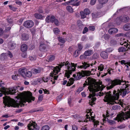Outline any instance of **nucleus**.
I'll return each instance as SVG.
<instances>
[{"instance_id":"nucleus-21","label":"nucleus","mask_w":130,"mask_h":130,"mask_svg":"<svg viewBox=\"0 0 130 130\" xmlns=\"http://www.w3.org/2000/svg\"><path fill=\"white\" fill-rule=\"evenodd\" d=\"M118 30L116 28H111L108 30V32L110 34H114L118 31Z\"/></svg>"},{"instance_id":"nucleus-19","label":"nucleus","mask_w":130,"mask_h":130,"mask_svg":"<svg viewBox=\"0 0 130 130\" xmlns=\"http://www.w3.org/2000/svg\"><path fill=\"white\" fill-rule=\"evenodd\" d=\"M88 97L89 98H91V99L89 101V103H90V105L92 106V105L94 104H95L94 102L96 100V98L95 97H93L91 94H90L88 96Z\"/></svg>"},{"instance_id":"nucleus-39","label":"nucleus","mask_w":130,"mask_h":130,"mask_svg":"<svg viewBox=\"0 0 130 130\" xmlns=\"http://www.w3.org/2000/svg\"><path fill=\"white\" fill-rule=\"evenodd\" d=\"M30 31L32 36H34L36 32V28L34 27L30 29Z\"/></svg>"},{"instance_id":"nucleus-6","label":"nucleus","mask_w":130,"mask_h":130,"mask_svg":"<svg viewBox=\"0 0 130 130\" xmlns=\"http://www.w3.org/2000/svg\"><path fill=\"white\" fill-rule=\"evenodd\" d=\"M130 118V111L125 112H122L120 115H117V117L114 118V120H117L119 122H122L123 120H125Z\"/></svg>"},{"instance_id":"nucleus-18","label":"nucleus","mask_w":130,"mask_h":130,"mask_svg":"<svg viewBox=\"0 0 130 130\" xmlns=\"http://www.w3.org/2000/svg\"><path fill=\"white\" fill-rule=\"evenodd\" d=\"M43 69L42 68H39L37 69L36 68H33L31 70V72L35 74L40 73L41 72L43 71Z\"/></svg>"},{"instance_id":"nucleus-25","label":"nucleus","mask_w":130,"mask_h":130,"mask_svg":"<svg viewBox=\"0 0 130 130\" xmlns=\"http://www.w3.org/2000/svg\"><path fill=\"white\" fill-rule=\"evenodd\" d=\"M123 29L125 31H128L130 30V23H127L123 26Z\"/></svg>"},{"instance_id":"nucleus-15","label":"nucleus","mask_w":130,"mask_h":130,"mask_svg":"<svg viewBox=\"0 0 130 130\" xmlns=\"http://www.w3.org/2000/svg\"><path fill=\"white\" fill-rule=\"evenodd\" d=\"M92 114H90V115L91 116V118L90 117H89V115L88 114H87L86 115V116L87 117L86 118V119L84 120V122H87L88 121H92L93 122H94V121H96L94 119V117L92 116Z\"/></svg>"},{"instance_id":"nucleus-23","label":"nucleus","mask_w":130,"mask_h":130,"mask_svg":"<svg viewBox=\"0 0 130 130\" xmlns=\"http://www.w3.org/2000/svg\"><path fill=\"white\" fill-rule=\"evenodd\" d=\"M104 121H106L109 123L110 125H112L116 124V122L114 120H111L108 119V118H106L105 117L104 118Z\"/></svg>"},{"instance_id":"nucleus-63","label":"nucleus","mask_w":130,"mask_h":130,"mask_svg":"<svg viewBox=\"0 0 130 130\" xmlns=\"http://www.w3.org/2000/svg\"><path fill=\"white\" fill-rule=\"evenodd\" d=\"M42 79L43 81L45 82H47L48 80V77L45 78L44 77H42Z\"/></svg>"},{"instance_id":"nucleus-38","label":"nucleus","mask_w":130,"mask_h":130,"mask_svg":"<svg viewBox=\"0 0 130 130\" xmlns=\"http://www.w3.org/2000/svg\"><path fill=\"white\" fill-rule=\"evenodd\" d=\"M80 54V52L79 51V50H77L74 53V56L75 57H76L78 56H79Z\"/></svg>"},{"instance_id":"nucleus-42","label":"nucleus","mask_w":130,"mask_h":130,"mask_svg":"<svg viewBox=\"0 0 130 130\" xmlns=\"http://www.w3.org/2000/svg\"><path fill=\"white\" fill-rule=\"evenodd\" d=\"M80 13L81 19H84L86 17V15L83 11H80Z\"/></svg>"},{"instance_id":"nucleus-45","label":"nucleus","mask_w":130,"mask_h":130,"mask_svg":"<svg viewBox=\"0 0 130 130\" xmlns=\"http://www.w3.org/2000/svg\"><path fill=\"white\" fill-rule=\"evenodd\" d=\"M102 38H104L105 40H108L109 38V36L107 34H105L102 36Z\"/></svg>"},{"instance_id":"nucleus-12","label":"nucleus","mask_w":130,"mask_h":130,"mask_svg":"<svg viewBox=\"0 0 130 130\" xmlns=\"http://www.w3.org/2000/svg\"><path fill=\"white\" fill-rule=\"evenodd\" d=\"M34 25L33 22L31 20L26 21L23 24V25L25 27L30 28L32 27Z\"/></svg>"},{"instance_id":"nucleus-17","label":"nucleus","mask_w":130,"mask_h":130,"mask_svg":"<svg viewBox=\"0 0 130 130\" xmlns=\"http://www.w3.org/2000/svg\"><path fill=\"white\" fill-rule=\"evenodd\" d=\"M120 20L123 22L126 23L128 22L129 20V18L127 16L125 15L121 16L120 18Z\"/></svg>"},{"instance_id":"nucleus-43","label":"nucleus","mask_w":130,"mask_h":130,"mask_svg":"<svg viewBox=\"0 0 130 130\" xmlns=\"http://www.w3.org/2000/svg\"><path fill=\"white\" fill-rule=\"evenodd\" d=\"M105 80L108 83L109 85H110V84L112 85V82H113V80H111L110 78H107L105 79Z\"/></svg>"},{"instance_id":"nucleus-49","label":"nucleus","mask_w":130,"mask_h":130,"mask_svg":"<svg viewBox=\"0 0 130 130\" xmlns=\"http://www.w3.org/2000/svg\"><path fill=\"white\" fill-rule=\"evenodd\" d=\"M78 50H79V51L80 52L82 50L83 48V45L80 43H78Z\"/></svg>"},{"instance_id":"nucleus-46","label":"nucleus","mask_w":130,"mask_h":130,"mask_svg":"<svg viewBox=\"0 0 130 130\" xmlns=\"http://www.w3.org/2000/svg\"><path fill=\"white\" fill-rule=\"evenodd\" d=\"M19 76L18 74H15L14 75H13L12 76V78L14 80H17L18 77Z\"/></svg>"},{"instance_id":"nucleus-14","label":"nucleus","mask_w":130,"mask_h":130,"mask_svg":"<svg viewBox=\"0 0 130 130\" xmlns=\"http://www.w3.org/2000/svg\"><path fill=\"white\" fill-rule=\"evenodd\" d=\"M56 19L55 17L53 15H48L47 17L45 19L46 22L49 23L50 22L53 23Z\"/></svg>"},{"instance_id":"nucleus-22","label":"nucleus","mask_w":130,"mask_h":130,"mask_svg":"<svg viewBox=\"0 0 130 130\" xmlns=\"http://www.w3.org/2000/svg\"><path fill=\"white\" fill-rule=\"evenodd\" d=\"M29 39V36L27 34L24 33L21 35V39L23 41H27Z\"/></svg>"},{"instance_id":"nucleus-64","label":"nucleus","mask_w":130,"mask_h":130,"mask_svg":"<svg viewBox=\"0 0 130 130\" xmlns=\"http://www.w3.org/2000/svg\"><path fill=\"white\" fill-rule=\"evenodd\" d=\"M43 96L42 95H40L39 96L38 100L39 101H42L43 100Z\"/></svg>"},{"instance_id":"nucleus-30","label":"nucleus","mask_w":130,"mask_h":130,"mask_svg":"<svg viewBox=\"0 0 130 130\" xmlns=\"http://www.w3.org/2000/svg\"><path fill=\"white\" fill-rule=\"evenodd\" d=\"M27 49V46L26 44H23L21 45V49L22 52H25L26 51Z\"/></svg>"},{"instance_id":"nucleus-48","label":"nucleus","mask_w":130,"mask_h":130,"mask_svg":"<svg viewBox=\"0 0 130 130\" xmlns=\"http://www.w3.org/2000/svg\"><path fill=\"white\" fill-rule=\"evenodd\" d=\"M49 127L48 125H46L42 127L41 130H49Z\"/></svg>"},{"instance_id":"nucleus-26","label":"nucleus","mask_w":130,"mask_h":130,"mask_svg":"<svg viewBox=\"0 0 130 130\" xmlns=\"http://www.w3.org/2000/svg\"><path fill=\"white\" fill-rule=\"evenodd\" d=\"M101 57L104 59H107L108 57V55L107 53L105 51L102 52L100 54Z\"/></svg>"},{"instance_id":"nucleus-24","label":"nucleus","mask_w":130,"mask_h":130,"mask_svg":"<svg viewBox=\"0 0 130 130\" xmlns=\"http://www.w3.org/2000/svg\"><path fill=\"white\" fill-rule=\"evenodd\" d=\"M27 70L26 69L23 68L20 69L19 70V74L22 75L23 77L25 76V72H26Z\"/></svg>"},{"instance_id":"nucleus-3","label":"nucleus","mask_w":130,"mask_h":130,"mask_svg":"<svg viewBox=\"0 0 130 130\" xmlns=\"http://www.w3.org/2000/svg\"><path fill=\"white\" fill-rule=\"evenodd\" d=\"M87 79L85 82L86 84L84 83V87L85 85H87L89 86L88 88L90 91L95 92L98 91L100 87V86L96 83L93 78L89 77L88 78L87 77Z\"/></svg>"},{"instance_id":"nucleus-51","label":"nucleus","mask_w":130,"mask_h":130,"mask_svg":"<svg viewBox=\"0 0 130 130\" xmlns=\"http://www.w3.org/2000/svg\"><path fill=\"white\" fill-rule=\"evenodd\" d=\"M120 106L119 105H116L113 106L112 107V109L113 110H116L117 109L119 108Z\"/></svg>"},{"instance_id":"nucleus-52","label":"nucleus","mask_w":130,"mask_h":130,"mask_svg":"<svg viewBox=\"0 0 130 130\" xmlns=\"http://www.w3.org/2000/svg\"><path fill=\"white\" fill-rule=\"evenodd\" d=\"M53 31L55 34H59L60 32L58 28H55L53 29Z\"/></svg>"},{"instance_id":"nucleus-10","label":"nucleus","mask_w":130,"mask_h":130,"mask_svg":"<svg viewBox=\"0 0 130 130\" xmlns=\"http://www.w3.org/2000/svg\"><path fill=\"white\" fill-rule=\"evenodd\" d=\"M27 127L29 130H38L39 128L37 125V124L32 121H31L30 123L28 124Z\"/></svg>"},{"instance_id":"nucleus-4","label":"nucleus","mask_w":130,"mask_h":130,"mask_svg":"<svg viewBox=\"0 0 130 130\" xmlns=\"http://www.w3.org/2000/svg\"><path fill=\"white\" fill-rule=\"evenodd\" d=\"M64 65L66 66L67 67V70L65 71L66 72L65 74V77H67L68 78L70 77V75L71 74L72 72L75 71L76 67L78 68V66L77 64H75L74 63H69L68 61L66 62H63Z\"/></svg>"},{"instance_id":"nucleus-33","label":"nucleus","mask_w":130,"mask_h":130,"mask_svg":"<svg viewBox=\"0 0 130 130\" xmlns=\"http://www.w3.org/2000/svg\"><path fill=\"white\" fill-rule=\"evenodd\" d=\"M117 41L114 39L111 40L110 42V44L111 46H113L117 44Z\"/></svg>"},{"instance_id":"nucleus-58","label":"nucleus","mask_w":130,"mask_h":130,"mask_svg":"<svg viewBox=\"0 0 130 130\" xmlns=\"http://www.w3.org/2000/svg\"><path fill=\"white\" fill-rule=\"evenodd\" d=\"M7 55L9 56L10 58L13 57L12 54L9 51H8Z\"/></svg>"},{"instance_id":"nucleus-56","label":"nucleus","mask_w":130,"mask_h":130,"mask_svg":"<svg viewBox=\"0 0 130 130\" xmlns=\"http://www.w3.org/2000/svg\"><path fill=\"white\" fill-rule=\"evenodd\" d=\"M103 4H102L99 3L96 5V8L98 9H100L103 7Z\"/></svg>"},{"instance_id":"nucleus-5","label":"nucleus","mask_w":130,"mask_h":130,"mask_svg":"<svg viewBox=\"0 0 130 130\" xmlns=\"http://www.w3.org/2000/svg\"><path fill=\"white\" fill-rule=\"evenodd\" d=\"M124 82L125 83V84L122 85V88L120 89V90L118 89L117 91V92H116L115 94H119V96L120 95L122 97L125 96L126 94L128 93L130 91H128L129 90V87L130 86V85L129 84H127L126 83V81L124 80Z\"/></svg>"},{"instance_id":"nucleus-31","label":"nucleus","mask_w":130,"mask_h":130,"mask_svg":"<svg viewBox=\"0 0 130 130\" xmlns=\"http://www.w3.org/2000/svg\"><path fill=\"white\" fill-rule=\"evenodd\" d=\"M100 13V12H96L92 13V15L93 18H95L99 17V15Z\"/></svg>"},{"instance_id":"nucleus-50","label":"nucleus","mask_w":130,"mask_h":130,"mask_svg":"<svg viewBox=\"0 0 130 130\" xmlns=\"http://www.w3.org/2000/svg\"><path fill=\"white\" fill-rule=\"evenodd\" d=\"M86 15L89 14L90 13V11L89 10L87 9H85L83 11Z\"/></svg>"},{"instance_id":"nucleus-13","label":"nucleus","mask_w":130,"mask_h":130,"mask_svg":"<svg viewBox=\"0 0 130 130\" xmlns=\"http://www.w3.org/2000/svg\"><path fill=\"white\" fill-rule=\"evenodd\" d=\"M82 65L78 66V68H80L84 69H86L90 66V63L88 62H82Z\"/></svg>"},{"instance_id":"nucleus-54","label":"nucleus","mask_w":130,"mask_h":130,"mask_svg":"<svg viewBox=\"0 0 130 130\" xmlns=\"http://www.w3.org/2000/svg\"><path fill=\"white\" fill-rule=\"evenodd\" d=\"M125 61L124 60H122L121 61V64H124L125 65L127 64L128 65H129L130 66V62H128L125 63Z\"/></svg>"},{"instance_id":"nucleus-61","label":"nucleus","mask_w":130,"mask_h":130,"mask_svg":"<svg viewBox=\"0 0 130 130\" xmlns=\"http://www.w3.org/2000/svg\"><path fill=\"white\" fill-rule=\"evenodd\" d=\"M88 31V28L87 27H85L84 28L83 32V34H85Z\"/></svg>"},{"instance_id":"nucleus-34","label":"nucleus","mask_w":130,"mask_h":130,"mask_svg":"<svg viewBox=\"0 0 130 130\" xmlns=\"http://www.w3.org/2000/svg\"><path fill=\"white\" fill-rule=\"evenodd\" d=\"M74 81V79L71 78L69 79V80L67 84V86H70L73 83Z\"/></svg>"},{"instance_id":"nucleus-37","label":"nucleus","mask_w":130,"mask_h":130,"mask_svg":"<svg viewBox=\"0 0 130 130\" xmlns=\"http://www.w3.org/2000/svg\"><path fill=\"white\" fill-rule=\"evenodd\" d=\"M16 47V44L14 43H12L9 45V48L10 50H12Z\"/></svg>"},{"instance_id":"nucleus-16","label":"nucleus","mask_w":130,"mask_h":130,"mask_svg":"<svg viewBox=\"0 0 130 130\" xmlns=\"http://www.w3.org/2000/svg\"><path fill=\"white\" fill-rule=\"evenodd\" d=\"M79 0H71L69 1L70 4L73 6H78L80 4V1L77 2Z\"/></svg>"},{"instance_id":"nucleus-57","label":"nucleus","mask_w":130,"mask_h":130,"mask_svg":"<svg viewBox=\"0 0 130 130\" xmlns=\"http://www.w3.org/2000/svg\"><path fill=\"white\" fill-rule=\"evenodd\" d=\"M10 9L13 10V11H15L17 9V8H16L14 7H12L11 5L9 6Z\"/></svg>"},{"instance_id":"nucleus-27","label":"nucleus","mask_w":130,"mask_h":130,"mask_svg":"<svg viewBox=\"0 0 130 130\" xmlns=\"http://www.w3.org/2000/svg\"><path fill=\"white\" fill-rule=\"evenodd\" d=\"M128 50H130V47H129L128 46L127 48L123 47H121L119 48L118 51L119 52H122L127 51Z\"/></svg>"},{"instance_id":"nucleus-32","label":"nucleus","mask_w":130,"mask_h":130,"mask_svg":"<svg viewBox=\"0 0 130 130\" xmlns=\"http://www.w3.org/2000/svg\"><path fill=\"white\" fill-rule=\"evenodd\" d=\"M35 17L37 19H40L43 17L42 15L39 13H35L34 14Z\"/></svg>"},{"instance_id":"nucleus-7","label":"nucleus","mask_w":130,"mask_h":130,"mask_svg":"<svg viewBox=\"0 0 130 130\" xmlns=\"http://www.w3.org/2000/svg\"><path fill=\"white\" fill-rule=\"evenodd\" d=\"M94 69H91V71H82L81 72H79L78 73H77V76H76V80H78L80 79L81 78L83 77H84L85 75L89 76L90 75V74H95V73H91V72L93 71Z\"/></svg>"},{"instance_id":"nucleus-62","label":"nucleus","mask_w":130,"mask_h":130,"mask_svg":"<svg viewBox=\"0 0 130 130\" xmlns=\"http://www.w3.org/2000/svg\"><path fill=\"white\" fill-rule=\"evenodd\" d=\"M125 126L124 125L121 124L117 127V128L120 129H122L125 128Z\"/></svg>"},{"instance_id":"nucleus-2","label":"nucleus","mask_w":130,"mask_h":130,"mask_svg":"<svg viewBox=\"0 0 130 130\" xmlns=\"http://www.w3.org/2000/svg\"><path fill=\"white\" fill-rule=\"evenodd\" d=\"M116 91L114 90L113 92V95L112 96L111 94V92L109 91V92H105V96L104 97V99L103 100L104 102H107V104H111L112 105L114 104V103H115L116 102L115 100H118L119 98V94H116Z\"/></svg>"},{"instance_id":"nucleus-29","label":"nucleus","mask_w":130,"mask_h":130,"mask_svg":"<svg viewBox=\"0 0 130 130\" xmlns=\"http://www.w3.org/2000/svg\"><path fill=\"white\" fill-rule=\"evenodd\" d=\"M43 110V109L42 107H40L38 109H32L29 111L30 113H31L35 112L41 111Z\"/></svg>"},{"instance_id":"nucleus-60","label":"nucleus","mask_w":130,"mask_h":130,"mask_svg":"<svg viewBox=\"0 0 130 130\" xmlns=\"http://www.w3.org/2000/svg\"><path fill=\"white\" fill-rule=\"evenodd\" d=\"M96 0H91L90 2V4L91 5H94L96 3Z\"/></svg>"},{"instance_id":"nucleus-47","label":"nucleus","mask_w":130,"mask_h":130,"mask_svg":"<svg viewBox=\"0 0 130 130\" xmlns=\"http://www.w3.org/2000/svg\"><path fill=\"white\" fill-rule=\"evenodd\" d=\"M6 53H3L0 55L1 59L4 60L6 59Z\"/></svg>"},{"instance_id":"nucleus-44","label":"nucleus","mask_w":130,"mask_h":130,"mask_svg":"<svg viewBox=\"0 0 130 130\" xmlns=\"http://www.w3.org/2000/svg\"><path fill=\"white\" fill-rule=\"evenodd\" d=\"M108 0H98L99 3L102 4H106L108 1Z\"/></svg>"},{"instance_id":"nucleus-40","label":"nucleus","mask_w":130,"mask_h":130,"mask_svg":"<svg viewBox=\"0 0 130 130\" xmlns=\"http://www.w3.org/2000/svg\"><path fill=\"white\" fill-rule=\"evenodd\" d=\"M58 40L60 42L62 43H64L66 42L65 39L61 37H59L58 38Z\"/></svg>"},{"instance_id":"nucleus-1","label":"nucleus","mask_w":130,"mask_h":130,"mask_svg":"<svg viewBox=\"0 0 130 130\" xmlns=\"http://www.w3.org/2000/svg\"><path fill=\"white\" fill-rule=\"evenodd\" d=\"M17 87H13V88L6 89L5 88H3L4 91L3 92L5 95V96L3 97V102L5 105H8V106H10L14 107H19L20 105L22 107L23 105H24L26 102L28 103L32 102V100L34 101L35 100L34 97H30L26 94H23L20 98V103H18L14 99H11L10 97L6 96L7 94H14L17 92Z\"/></svg>"},{"instance_id":"nucleus-20","label":"nucleus","mask_w":130,"mask_h":130,"mask_svg":"<svg viewBox=\"0 0 130 130\" xmlns=\"http://www.w3.org/2000/svg\"><path fill=\"white\" fill-rule=\"evenodd\" d=\"M47 47V45L44 43H40L39 46V50L41 51H44Z\"/></svg>"},{"instance_id":"nucleus-53","label":"nucleus","mask_w":130,"mask_h":130,"mask_svg":"<svg viewBox=\"0 0 130 130\" xmlns=\"http://www.w3.org/2000/svg\"><path fill=\"white\" fill-rule=\"evenodd\" d=\"M98 70H99V71H102L104 69V66L102 64H101L98 67Z\"/></svg>"},{"instance_id":"nucleus-41","label":"nucleus","mask_w":130,"mask_h":130,"mask_svg":"<svg viewBox=\"0 0 130 130\" xmlns=\"http://www.w3.org/2000/svg\"><path fill=\"white\" fill-rule=\"evenodd\" d=\"M67 10L70 12L72 13L73 12V9L72 7L69 5L67 6L66 7Z\"/></svg>"},{"instance_id":"nucleus-35","label":"nucleus","mask_w":130,"mask_h":130,"mask_svg":"<svg viewBox=\"0 0 130 130\" xmlns=\"http://www.w3.org/2000/svg\"><path fill=\"white\" fill-rule=\"evenodd\" d=\"M123 40H124L122 42H121L120 43V44L121 45H124V46H125L127 48L128 46V45L130 44L127 43L126 42V41H125V39H124Z\"/></svg>"},{"instance_id":"nucleus-28","label":"nucleus","mask_w":130,"mask_h":130,"mask_svg":"<svg viewBox=\"0 0 130 130\" xmlns=\"http://www.w3.org/2000/svg\"><path fill=\"white\" fill-rule=\"evenodd\" d=\"M55 58V57L53 55L49 56L46 59V61L48 62H51L54 60Z\"/></svg>"},{"instance_id":"nucleus-8","label":"nucleus","mask_w":130,"mask_h":130,"mask_svg":"<svg viewBox=\"0 0 130 130\" xmlns=\"http://www.w3.org/2000/svg\"><path fill=\"white\" fill-rule=\"evenodd\" d=\"M123 82L124 81L122 79L120 80L119 79H115L112 82V84L109 86H107L106 88L108 90L110 89L113 88L116 85H121V83Z\"/></svg>"},{"instance_id":"nucleus-36","label":"nucleus","mask_w":130,"mask_h":130,"mask_svg":"<svg viewBox=\"0 0 130 130\" xmlns=\"http://www.w3.org/2000/svg\"><path fill=\"white\" fill-rule=\"evenodd\" d=\"M32 72L30 71H26L25 72V76L28 77H30L32 75Z\"/></svg>"},{"instance_id":"nucleus-59","label":"nucleus","mask_w":130,"mask_h":130,"mask_svg":"<svg viewBox=\"0 0 130 130\" xmlns=\"http://www.w3.org/2000/svg\"><path fill=\"white\" fill-rule=\"evenodd\" d=\"M36 58V56H33L29 57V59L31 61L35 60Z\"/></svg>"},{"instance_id":"nucleus-55","label":"nucleus","mask_w":130,"mask_h":130,"mask_svg":"<svg viewBox=\"0 0 130 130\" xmlns=\"http://www.w3.org/2000/svg\"><path fill=\"white\" fill-rule=\"evenodd\" d=\"M98 56L99 55L97 53H95L93 55L92 57L94 59H96L98 58Z\"/></svg>"},{"instance_id":"nucleus-11","label":"nucleus","mask_w":130,"mask_h":130,"mask_svg":"<svg viewBox=\"0 0 130 130\" xmlns=\"http://www.w3.org/2000/svg\"><path fill=\"white\" fill-rule=\"evenodd\" d=\"M93 53V50L88 49L85 51L84 54L81 55L80 56L81 59H83L86 58V56H90L92 55Z\"/></svg>"},{"instance_id":"nucleus-9","label":"nucleus","mask_w":130,"mask_h":130,"mask_svg":"<svg viewBox=\"0 0 130 130\" xmlns=\"http://www.w3.org/2000/svg\"><path fill=\"white\" fill-rule=\"evenodd\" d=\"M64 66V64L63 63H62L61 64H59L58 66H56V67H54L52 66H49L50 68L53 70V74L54 75L57 74L59 72L61 68L63 66Z\"/></svg>"}]
</instances>
